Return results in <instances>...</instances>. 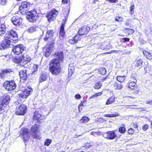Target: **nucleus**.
I'll list each match as a JSON object with an SVG mask.
<instances>
[{
    "label": "nucleus",
    "mask_w": 152,
    "mask_h": 152,
    "mask_svg": "<svg viewBox=\"0 0 152 152\" xmlns=\"http://www.w3.org/2000/svg\"><path fill=\"white\" fill-rule=\"evenodd\" d=\"M75 98L77 99H80L81 98L80 95L77 94L75 95Z\"/></svg>",
    "instance_id": "864d4df0"
},
{
    "label": "nucleus",
    "mask_w": 152,
    "mask_h": 152,
    "mask_svg": "<svg viewBox=\"0 0 152 152\" xmlns=\"http://www.w3.org/2000/svg\"><path fill=\"white\" fill-rule=\"evenodd\" d=\"M101 94H102V93L101 92H99V93H96V94H95V95H93L92 96H91L90 97V99H91L92 98H94V97H96L98 96L101 95Z\"/></svg>",
    "instance_id": "49530a36"
},
{
    "label": "nucleus",
    "mask_w": 152,
    "mask_h": 152,
    "mask_svg": "<svg viewBox=\"0 0 152 152\" xmlns=\"http://www.w3.org/2000/svg\"><path fill=\"white\" fill-rule=\"evenodd\" d=\"M6 27L4 24L0 25V36H2L5 33Z\"/></svg>",
    "instance_id": "b1692460"
},
{
    "label": "nucleus",
    "mask_w": 152,
    "mask_h": 152,
    "mask_svg": "<svg viewBox=\"0 0 152 152\" xmlns=\"http://www.w3.org/2000/svg\"><path fill=\"white\" fill-rule=\"evenodd\" d=\"M114 87L115 89H120L122 88V85L120 84H118L115 83V84Z\"/></svg>",
    "instance_id": "c9c22d12"
},
{
    "label": "nucleus",
    "mask_w": 152,
    "mask_h": 152,
    "mask_svg": "<svg viewBox=\"0 0 152 152\" xmlns=\"http://www.w3.org/2000/svg\"><path fill=\"white\" fill-rule=\"evenodd\" d=\"M69 42L70 43H71V44H73L75 43H76V42L74 39V37L72 38L71 39H70L69 40Z\"/></svg>",
    "instance_id": "79ce46f5"
},
{
    "label": "nucleus",
    "mask_w": 152,
    "mask_h": 152,
    "mask_svg": "<svg viewBox=\"0 0 152 152\" xmlns=\"http://www.w3.org/2000/svg\"><path fill=\"white\" fill-rule=\"evenodd\" d=\"M135 65L138 67L140 66L142 64L143 61L142 59L137 58L136 59Z\"/></svg>",
    "instance_id": "c85d7f7f"
},
{
    "label": "nucleus",
    "mask_w": 152,
    "mask_h": 152,
    "mask_svg": "<svg viewBox=\"0 0 152 152\" xmlns=\"http://www.w3.org/2000/svg\"><path fill=\"white\" fill-rule=\"evenodd\" d=\"M126 78V76H118L117 77V80L120 82H123L125 80Z\"/></svg>",
    "instance_id": "2f4dec72"
},
{
    "label": "nucleus",
    "mask_w": 152,
    "mask_h": 152,
    "mask_svg": "<svg viewBox=\"0 0 152 152\" xmlns=\"http://www.w3.org/2000/svg\"><path fill=\"white\" fill-rule=\"evenodd\" d=\"M29 7V4L27 2L24 1L21 3L19 7L20 12L23 15H24L27 13Z\"/></svg>",
    "instance_id": "9d476101"
},
{
    "label": "nucleus",
    "mask_w": 152,
    "mask_h": 152,
    "mask_svg": "<svg viewBox=\"0 0 152 152\" xmlns=\"http://www.w3.org/2000/svg\"><path fill=\"white\" fill-rule=\"evenodd\" d=\"M39 66L38 65L34 64L33 66V68L34 70V71H35L37 70Z\"/></svg>",
    "instance_id": "3c124183"
},
{
    "label": "nucleus",
    "mask_w": 152,
    "mask_h": 152,
    "mask_svg": "<svg viewBox=\"0 0 152 152\" xmlns=\"http://www.w3.org/2000/svg\"><path fill=\"white\" fill-rule=\"evenodd\" d=\"M140 41L141 42V43L142 44H143L145 43L146 42L145 41L142 40V39H139Z\"/></svg>",
    "instance_id": "052dcab7"
},
{
    "label": "nucleus",
    "mask_w": 152,
    "mask_h": 152,
    "mask_svg": "<svg viewBox=\"0 0 152 152\" xmlns=\"http://www.w3.org/2000/svg\"><path fill=\"white\" fill-rule=\"evenodd\" d=\"M47 78V76L46 74L42 73L40 75L39 82L41 83L43 81H45L46 80Z\"/></svg>",
    "instance_id": "a878e982"
},
{
    "label": "nucleus",
    "mask_w": 152,
    "mask_h": 152,
    "mask_svg": "<svg viewBox=\"0 0 152 152\" xmlns=\"http://www.w3.org/2000/svg\"><path fill=\"white\" fill-rule=\"evenodd\" d=\"M30 134L29 133L28 129L23 128L21 130L20 136L23 138V141L25 142L28 140L30 138Z\"/></svg>",
    "instance_id": "423d86ee"
},
{
    "label": "nucleus",
    "mask_w": 152,
    "mask_h": 152,
    "mask_svg": "<svg viewBox=\"0 0 152 152\" xmlns=\"http://www.w3.org/2000/svg\"><path fill=\"white\" fill-rule=\"evenodd\" d=\"M103 136L105 138L110 140L114 139L118 137L114 131H110L104 133Z\"/></svg>",
    "instance_id": "6e6552de"
},
{
    "label": "nucleus",
    "mask_w": 152,
    "mask_h": 152,
    "mask_svg": "<svg viewBox=\"0 0 152 152\" xmlns=\"http://www.w3.org/2000/svg\"><path fill=\"white\" fill-rule=\"evenodd\" d=\"M90 30V28L86 26H82L78 31V34L80 36L87 34Z\"/></svg>",
    "instance_id": "2eb2a0df"
},
{
    "label": "nucleus",
    "mask_w": 152,
    "mask_h": 152,
    "mask_svg": "<svg viewBox=\"0 0 152 152\" xmlns=\"http://www.w3.org/2000/svg\"><path fill=\"white\" fill-rule=\"evenodd\" d=\"M99 72L102 75H105L106 73V70L104 68H102L100 69Z\"/></svg>",
    "instance_id": "4c0bfd02"
},
{
    "label": "nucleus",
    "mask_w": 152,
    "mask_h": 152,
    "mask_svg": "<svg viewBox=\"0 0 152 152\" xmlns=\"http://www.w3.org/2000/svg\"><path fill=\"white\" fill-rule=\"evenodd\" d=\"M135 8V6L134 4L132 5L129 8V13L130 15H132L134 13V9Z\"/></svg>",
    "instance_id": "72a5a7b5"
},
{
    "label": "nucleus",
    "mask_w": 152,
    "mask_h": 152,
    "mask_svg": "<svg viewBox=\"0 0 152 152\" xmlns=\"http://www.w3.org/2000/svg\"><path fill=\"white\" fill-rule=\"evenodd\" d=\"M27 107L22 104L16 109L15 114L18 115H23L26 112Z\"/></svg>",
    "instance_id": "9b49d317"
},
{
    "label": "nucleus",
    "mask_w": 152,
    "mask_h": 152,
    "mask_svg": "<svg viewBox=\"0 0 152 152\" xmlns=\"http://www.w3.org/2000/svg\"><path fill=\"white\" fill-rule=\"evenodd\" d=\"M108 1L112 3H115L116 0H107Z\"/></svg>",
    "instance_id": "69168bd1"
},
{
    "label": "nucleus",
    "mask_w": 152,
    "mask_h": 152,
    "mask_svg": "<svg viewBox=\"0 0 152 152\" xmlns=\"http://www.w3.org/2000/svg\"><path fill=\"white\" fill-rule=\"evenodd\" d=\"M102 86V84L101 82H98L95 83L94 88L96 89H99Z\"/></svg>",
    "instance_id": "473e14b6"
},
{
    "label": "nucleus",
    "mask_w": 152,
    "mask_h": 152,
    "mask_svg": "<svg viewBox=\"0 0 152 152\" xmlns=\"http://www.w3.org/2000/svg\"><path fill=\"white\" fill-rule=\"evenodd\" d=\"M18 35L15 31L11 30L7 31L4 37V39L8 44L10 45L13 42H15L17 39Z\"/></svg>",
    "instance_id": "f03ea898"
},
{
    "label": "nucleus",
    "mask_w": 152,
    "mask_h": 152,
    "mask_svg": "<svg viewBox=\"0 0 152 152\" xmlns=\"http://www.w3.org/2000/svg\"><path fill=\"white\" fill-rule=\"evenodd\" d=\"M11 21L13 23L15 26H20L21 24L22 19L19 17L16 16L13 17L11 18Z\"/></svg>",
    "instance_id": "f3484780"
},
{
    "label": "nucleus",
    "mask_w": 152,
    "mask_h": 152,
    "mask_svg": "<svg viewBox=\"0 0 152 152\" xmlns=\"http://www.w3.org/2000/svg\"><path fill=\"white\" fill-rule=\"evenodd\" d=\"M58 14V12L55 9L52 10L47 15V17L49 22H50L54 20Z\"/></svg>",
    "instance_id": "0eeeda50"
},
{
    "label": "nucleus",
    "mask_w": 152,
    "mask_h": 152,
    "mask_svg": "<svg viewBox=\"0 0 152 152\" xmlns=\"http://www.w3.org/2000/svg\"><path fill=\"white\" fill-rule=\"evenodd\" d=\"M148 68L149 67H145V68H144L145 70L147 72H148L147 69H148Z\"/></svg>",
    "instance_id": "338daca9"
},
{
    "label": "nucleus",
    "mask_w": 152,
    "mask_h": 152,
    "mask_svg": "<svg viewBox=\"0 0 152 152\" xmlns=\"http://www.w3.org/2000/svg\"><path fill=\"white\" fill-rule=\"evenodd\" d=\"M44 116L42 115L39 113V112L36 111L34 113V115L33 117L34 120H36L37 121V122L39 123V120L43 119L44 118Z\"/></svg>",
    "instance_id": "a211bd4d"
},
{
    "label": "nucleus",
    "mask_w": 152,
    "mask_h": 152,
    "mask_svg": "<svg viewBox=\"0 0 152 152\" xmlns=\"http://www.w3.org/2000/svg\"><path fill=\"white\" fill-rule=\"evenodd\" d=\"M119 115V114L117 113H115V114H105L104 115V116L109 118L114 117L118 116Z\"/></svg>",
    "instance_id": "7c9ffc66"
},
{
    "label": "nucleus",
    "mask_w": 152,
    "mask_h": 152,
    "mask_svg": "<svg viewBox=\"0 0 152 152\" xmlns=\"http://www.w3.org/2000/svg\"><path fill=\"white\" fill-rule=\"evenodd\" d=\"M19 75L20 79V81H23L27 79V75L26 70H21L19 72Z\"/></svg>",
    "instance_id": "6ab92c4d"
},
{
    "label": "nucleus",
    "mask_w": 152,
    "mask_h": 152,
    "mask_svg": "<svg viewBox=\"0 0 152 152\" xmlns=\"http://www.w3.org/2000/svg\"><path fill=\"white\" fill-rule=\"evenodd\" d=\"M63 24V23L62 25H61V27L60 32H65L64 31V26Z\"/></svg>",
    "instance_id": "de8ad7c7"
},
{
    "label": "nucleus",
    "mask_w": 152,
    "mask_h": 152,
    "mask_svg": "<svg viewBox=\"0 0 152 152\" xmlns=\"http://www.w3.org/2000/svg\"><path fill=\"white\" fill-rule=\"evenodd\" d=\"M39 125H35L32 126L31 132L32 136L34 138H38L39 136L38 135L37 133L39 131L38 130L39 129Z\"/></svg>",
    "instance_id": "ddd939ff"
},
{
    "label": "nucleus",
    "mask_w": 152,
    "mask_h": 152,
    "mask_svg": "<svg viewBox=\"0 0 152 152\" xmlns=\"http://www.w3.org/2000/svg\"><path fill=\"white\" fill-rule=\"evenodd\" d=\"M8 42H6L4 39L1 43H0V49H5L7 48H9L10 45L9 44H8Z\"/></svg>",
    "instance_id": "4be33fe9"
},
{
    "label": "nucleus",
    "mask_w": 152,
    "mask_h": 152,
    "mask_svg": "<svg viewBox=\"0 0 152 152\" xmlns=\"http://www.w3.org/2000/svg\"><path fill=\"white\" fill-rule=\"evenodd\" d=\"M89 119L86 116H84L82 117L80 120V121L83 123H86L89 120Z\"/></svg>",
    "instance_id": "f704fd0d"
},
{
    "label": "nucleus",
    "mask_w": 152,
    "mask_h": 152,
    "mask_svg": "<svg viewBox=\"0 0 152 152\" xmlns=\"http://www.w3.org/2000/svg\"><path fill=\"white\" fill-rule=\"evenodd\" d=\"M136 80H135L134 81L131 80L130 81L129 83L127 85V87L132 89H134L136 87Z\"/></svg>",
    "instance_id": "412c9836"
},
{
    "label": "nucleus",
    "mask_w": 152,
    "mask_h": 152,
    "mask_svg": "<svg viewBox=\"0 0 152 152\" xmlns=\"http://www.w3.org/2000/svg\"><path fill=\"white\" fill-rule=\"evenodd\" d=\"M136 106L135 105H132L130 106L131 107H130V108H132V109H136Z\"/></svg>",
    "instance_id": "680f3d73"
},
{
    "label": "nucleus",
    "mask_w": 152,
    "mask_h": 152,
    "mask_svg": "<svg viewBox=\"0 0 152 152\" xmlns=\"http://www.w3.org/2000/svg\"><path fill=\"white\" fill-rule=\"evenodd\" d=\"M74 38L76 43L78 41L80 40L81 39L80 36L79 35H76L74 37Z\"/></svg>",
    "instance_id": "ea45409f"
},
{
    "label": "nucleus",
    "mask_w": 152,
    "mask_h": 152,
    "mask_svg": "<svg viewBox=\"0 0 152 152\" xmlns=\"http://www.w3.org/2000/svg\"><path fill=\"white\" fill-rule=\"evenodd\" d=\"M122 19H123V18L122 17L118 16L116 17L115 21H122Z\"/></svg>",
    "instance_id": "c03bdc74"
},
{
    "label": "nucleus",
    "mask_w": 152,
    "mask_h": 152,
    "mask_svg": "<svg viewBox=\"0 0 152 152\" xmlns=\"http://www.w3.org/2000/svg\"><path fill=\"white\" fill-rule=\"evenodd\" d=\"M143 54L144 56H145L147 58L149 59H152V56L149 52L146 51H143Z\"/></svg>",
    "instance_id": "cd10ccee"
},
{
    "label": "nucleus",
    "mask_w": 152,
    "mask_h": 152,
    "mask_svg": "<svg viewBox=\"0 0 152 152\" xmlns=\"http://www.w3.org/2000/svg\"><path fill=\"white\" fill-rule=\"evenodd\" d=\"M138 109H140L141 111H146V108L145 107H141L139 108Z\"/></svg>",
    "instance_id": "bf43d9fd"
},
{
    "label": "nucleus",
    "mask_w": 152,
    "mask_h": 152,
    "mask_svg": "<svg viewBox=\"0 0 152 152\" xmlns=\"http://www.w3.org/2000/svg\"><path fill=\"white\" fill-rule=\"evenodd\" d=\"M10 99V96L8 95L4 96L0 99V111L3 110L8 104Z\"/></svg>",
    "instance_id": "39448f33"
},
{
    "label": "nucleus",
    "mask_w": 152,
    "mask_h": 152,
    "mask_svg": "<svg viewBox=\"0 0 152 152\" xmlns=\"http://www.w3.org/2000/svg\"><path fill=\"white\" fill-rule=\"evenodd\" d=\"M36 30V26H32L29 27L27 30V31L30 33H33Z\"/></svg>",
    "instance_id": "c756f323"
},
{
    "label": "nucleus",
    "mask_w": 152,
    "mask_h": 152,
    "mask_svg": "<svg viewBox=\"0 0 152 152\" xmlns=\"http://www.w3.org/2000/svg\"><path fill=\"white\" fill-rule=\"evenodd\" d=\"M148 125L145 124V125L143 127V129L146 130L148 129Z\"/></svg>",
    "instance_id": "6e6d98bb"
},
{
    "label": "nucleus",
    "mask_w": 152,
    "mask_h": 152,
    "mask_svg": "<svg viewBox=\"0 0 152 152\" xmlns=\"http://www.w3.org/2000/svg\"><path fill=\"white\" fill-rule=\"evenodd\" d=\"M60 37H61L62 38H63L64 36L65 35V32H60L59 34Z\"/></svg>",
    "instance_id": "4d7b16f0"
},
{
    "label": "nucleus",
    "mask_w": 152,
    "mask_h": 152,
    "mask_svg": "<svg viewBox=\"0 0 152 152\" xmlns=\"http://www.w3.org/2000/svg\"><path fill=\"white\" fill-rule=\"evenodd\" d=\"M6 0H1L0 1V3L3 5L5 4L6 3Z\"/></svg>",
    "instance_id": "8fccbe9b"
},
{
    "label": "nucleus",
    "mask_w": 152,
    "mask_h": 152,
    "mask_svg": "<svg viewBox=\"0 0 152 152\" xmlns=\"http://www.w3.org/2000/svg\"><path fill=\"white\" fill-rule=\"evenodd\" d=\"M100 133H101L100 132H95L93 131L91 132V134L96 137L98 135H100Z\"/></svg>",
    "instance_id": "e433bc0d"
},
{
    "label": "nucleus",
    "mask_w": 152,
    "mask_h": 152,
    "mask_svg": "<svg viewBox=\"0 0 152 152\" xmlns=\"http://www.w3.org/2000/svg\"><path fill=\"white\" fill-rule=\"evenodd\" d=\"M4 88L8 91H11L14 90L17 85L13 80L6 81L4 83Z\"/></svg>",
    "instance_id": "20e7f679"
},
{
    "label": "nucleus",
    "mask_w": 152,
    "mask_h": 152,
    "mask_svg": "<svg viewBox=\"0 0 152 152\" xmlns=\"http://www.w3.org/2000/svg\"><path fill=\"white\" fill-rule=\"evenodd\" d=\"M113 51H114V50L108 52H106L105 53H104V54H111V53H112L113 52Z\"/></svg>",
    "instance_id": "0e129e2a"
},
{
    "label": "nucleus",
    "mask_w": 152,
    "mask_h": 152,
    "mask_svg": "<svg viewBox=\"0 0 152 152\" xmlns=\"http://www.w3.org/2000/svg\"><path fill=\"white\" fill-rule=\"evenodd\" d=\"M53 46V44L47 45L45 46L44 48L45 50L44 53L45 56L48 57L50 55Z\"/></svg>",
    "instance_id": "dca6fc26"
},
{
    "label": "nucleus",
    "mask_w": 152,
    "mask_h": 152,
    "mask_svg": "<svg viewBox=\"0 0 152 152\" xmlns=\"http://www.w3.org/2000/svg\"><path fill=\"white\" fill-rule=\"evenodd\" d=\"M25 59V57L22 56L19 58H15L14 59L13 61L18 64L20 63L21 65L25 64H27Z\"/></svg>",
    "instance_id": "4468645a"
},
{
    "label": "nucleus",
    "mask_w": 152,
    "mask_h": 152,
    "mask_svg": "<svg viewBox=\"0 0 152 152\" xmlns=\"http://www.w3.org/2000/svg\"><path fill=\"white\" fill-rule=\"evenodd\" d=\"M115 101V97L114 96H112L109 98L107 100L106 104L108 105L114 102Z\"/></svg>",
    "instance_id": "393cba45"
},
{
    "label": "nucleus",
    "mask_w": 152,
    "mask_h": 152,
    "mask_svg": "<svg viewBox=\"0 0 152 152\" xmlns=\"http://www.w3.org/2000/svg\"><path fill=\"white\" fill-rule=\"evenodd\" d=\"M25 60H26L27 63L29 62L31 59L30 57L29 56L27 55L25 56Z\"/></svg>",
    "instance_id": "a18cd8bd"
},
{
    "label": "nucleus",
    "mask_w": 152,
    "mask_h": 152,
    "mask_svg": "<svg viewBox=\"0 0 152 152\" xmlns=\"http://www.w3.org/2000/svg\"><path fill=\"white\" fill-rule=\"evenodd\" d=\"M12 71L10 69L3 70L1 74V77L2 78L4 77V75L6 74H8L10 73L11 72H12Z\"/></svg>",
    "instance_id": "5701e85b"
},
{
    "label": "nucleus",
    "mask_w": 152,
    "mask_h": 152,
    "mask_svg": "<svg viewBox=\"0 0 152 152\" xmlns=\"http://www.w3.org/2000/svg\"><path fill=\"white\" fill-rule=\"evenodd\" d=\"M129 39L127 38H123L121 39L122 41L123 42L129 41Z\"/></svg>",
    "instance_id": "09e8293b"
},
{
    "label": "nucleus",
    "mask_w": 152,
    "mask_h": 152,
    "mask_svg": "<svg viewBox=\"0 0 152 152\" xmlns=\"http://www.w3.org/2000/svg\"><path fill=\"white\" fill-rule=\"evenodd\" d=\"M130 21V19H127L126 20V23H125V25L126 26H129V24H130V23H129Z\"/></svg>",
    "instance_id": "603ef678"
},
{
    "label": "nucleus",
    "mask_w": 152,
    "mask_h": 152,
    "mask_svg": "<svg viewBox=\"0 0 152 152\" xmlns=\"http://www.w3.org/2000/svg\"><path fill=\"white\" fill-rule=\"evenodd\" d=\"M83 106V103L81 102L80 103L79 105V106H78V110H79V111L80 113V107H81V106Z\"/></svg>",
    "instance_id": "5fc2aeb1"
},
{
    "label": "nucleus",
    "mask_w": 152,
    "mask_h": 152,
    "mask_svg": "<svg viewBox=\"0 0 152 152\" xmlns=\"http://www.w3.org/2000/svg\"><path fill=\"white\" fill-rule=\"evenodd\" d=\"M69 0H62V2L64 4H67Z\"/></svg>",
    "instance_id": "13d9d810"
},
{
    "label": "nucleus",
    "mask_w": 152,
    "mask_h": 152,
    "mask_svg": "<svg viewBox=\"0 0 152 152\" xmlns=\"http://www.w3.org/2000/svg\"><path fill=\"white\" fill-rule=\"evenodd\" d=\"M118 129L119 132L121 133H124L126 132V129L125 127V125L124 124H122Z\"/></svg>",
    "instance_id": "bb28decb"
},
{
    "label": "nucleus",
    "mask_w": 152,
    "mask_h": 152,
    "mask_svg": "<svg viewBox=\"0 0 152 152\" xmlns=\"http://www.w3.org/2000/svg\"><path fill=\"white\" fill-rule=\"evenodd\" d=\"M146 103L147 104H149L151 105H152V101H149L147 102Z\"/></svg>",
    "instance_id": "e2e57ef3"
},
{
    "label": "nucleus",
    "mask_w": 152,
    "mask_h": 152,
    "mask_svg": "<svg viewBox=\"0 0 152 152\" xmlns=\"http://www.w3.org/2000/svg\"><path fill=\"white\" fill-rule=\"evenodd\" d=\"M25 47L22 45H18L14 46L12 49L13 53L18 55L24 51Z\"/></svg>",
    "instance_id": "1a4fd4ad"
},
{
    "label": "nucleus",
    "mask_w": 152,
    "mask_h": 152,
    "mask_svg": "<svg viewBox=\"0 0 152 152\" xmlns=\"http://www.w3.org/2000/svg\"><path fill=\"white\" fill-rule=\"evenodd\" d=\"M110 48V47L109 48L106 47V48H104V49L106 50H109Z\"/></svg>",
    "instance_id": "774afa93"
},
{
    "label": "nucleus",
    "mask_w": 152,
    "mask_h": 152,
    "mask_svg": "<svg viewBox=\"0 0 152 152\" xmlns=\"http://www.w3.org/2000/svg\"><path fill=\"white\" fill-rule=\"evenodd\" d=\"M52 140L49 139H47L45 142V145L48 146L51 142Z\"/></svg>",
    "instance_id": "58836bf2"
},
{
    "label": "nucleus",
    "mask_w": 152,
    "mask_h": 152,
    "mask_svg": "<svg viewBox=\"0 0 152 152\" xmlns=\"http://www.w3.org/2000/svg\"><path fill=\"white\" fill-rule=\"evenodd\" d=\"M27 19L29 21L33 22L35 21L38 18L37 11L35 10L27 12L26 13Z\"/></svg>",
    "instance_id": "7ed1b4c3"
},
{
    "label": "nucleus",
    "mask_w": 152,
    "mask_h": 152,
    "mask_svg": "<svg viewBox=\"0 0 152 152\" xmlns=\"http://www.w3.org/2000/svg\"><path fill=\"white\" fill-rule=\"evenodd\" d=\"M66 11H67V12H66V15L65 17V18L63 19V20L64 21V24H65L66 23V21L67 20V18L68 17V12H69V10L68 9H67Z\"/></svg>",
    "instance_id": "a19ab883"
},
{
    "label": "nucleus",
    "mask_w": 152,
    "mask_h": 152,
    "mask_svg": "<svg viewBox=\"0 0 152 152\" xmlns=\"http://www.w3.org/2000/svg\"><path fill=\"white\" fill-rule=\"evenodd\" d=\"M128 132L129 134H132L134 132V130L130 128L128 129Z\"/></svg>",
    "instance_id": "37998d69"
},
{
    "label": "nucleus",
    "mask_w": 152,
    "mask_h": 152,
    "mask_svg": "<svg viewBox=\"0 0 152 152\" xmlns=\"http://www.w3.org/2000/svg\"><path fill=\"white\" fill-rule=\"evenodd\" d=\"M56 58L52 60L50 64V71L53 75H57L61 72L60 63L63 61V56L62 52L56 53Z\"/></svg>",
    "instance_id": "f257e3e1"
},
{
    "label": "nucleus",
    "mask_w": 152,
    "mask_h": 152,
    "mask_svg": "<svg viewBox=\"0 0 152 152\" xmlns=\"http://www.w3.org/2000/svg\"><path fill=\"white\" fill-rule=\"evenodd\" d=\"M32 91V89L29 87L27 88L24 89L21 93L19 94V96L22 98L26 99L30 94Z\"/></svg>",
    "instance_id": "f8f14e48"
},
{
    "label": "nucleus",
    "mask_w": 152,
    "mask_h": 152,
    "mask_svg": "<svg viewBox=\"0 0 152 152\" xmlns=\"http://www.w3.org/2000/svg\"><path fill=\"white\" fill-rule=\"evenodd\" d=\"M53 30L48 31L46 33L44 39L45 41H47L49 39H51L53 36Z\"/></svg>",
    "instance_id": "aec40b11"
}]
</instances>
